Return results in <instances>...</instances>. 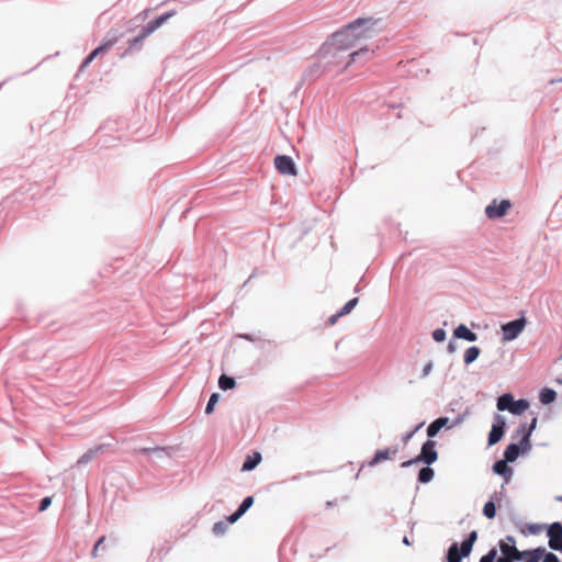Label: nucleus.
<instances>
[{"label": "nucleus", "instance_id": "18", "mask_svg": "<svg viewBox=\"0 0 562 562\" xmlns=\"http://www.w3.org/2000/svg\"><path fill=\"white\" fill-rule=\"evenodd\" d=\"M520 449L517 443H510L507 446L504 457L506 461L514 462L519 456Z\"/></svg>", "mask_w": 562, "mask_h": 562}, {"label": "nucleus", "instance_id": "2", "mask_svg": "<svg viewBox=\"0 0 562 562\" xmlns=\"http://www.w3.org/2000/svg\"><path fill=\"white\" fill-rule=\"evenodd\" d=\"M476 539L477 532L473 530L470 532L468 539L461 543L460 549L457 543H453L448 550L447 560L449 562H460L462 557H468L471 553Z\"/></svg>", "mask_w": 562, "mask_h": 562}, {"label": "nucleus", "instance_id": "11", "mask_svg": "<svg viewBox=\"0 0 562 562\" xmlns=\"http://www.w3.org/2000/svg\"><path fill=\"white\" fill-rule=\"evenodd\" d=\"M546 553L544 548H537L532 550L519 551L518 561L524 562H539Z\"/></svg>", "mask_w": 562, "mask_h": 562}, {"label": "nucleus", "instance_id": "10", "mask_svg": "<svg viewBox=\"0 0 562 562\" xmlns=\"http://www.w3.org/2000/svg\"><path fill=\"white\" fill-rule=\"evenodd\" d=\"M505 420L503 417L497 416L496 423L492 426L488 435V445L493 446L497 443L504 436Z\"/></svg>", "mask_w": 562, "mask_h": 562}, {"label": "nucleus", "instance_id": "42", "mask_svg": "<svg viewBox=\"0 0 562 562\" xmlns=\"http://www.w3.org/2000/svg\"><path fill=\"white\" fill-rule=\"evenodd\" d=\"M160 450H161L160 448H155V449L144 448V449H142L140 451H142V452L147 453V452H149V451H160Z\"/></svg>", "mask_w": 562, "mask_h": 562}, {"label": "nucleus", "instance_id": "6", "mask_svg": "<svg viewBox=\"0 0 562 562\" xmlns=\"http://www.w3.org/2000/svg\"><path fill=\"white\" fill-rule=\"evenodd\" d=\"M549 547L552 550L562 551V525L553 522L548 528Z\"/></svg>", "mask_w": 562, "mask_h": 562}, {"label": "nucleus", "instance_id": "3", "mask_svg": "<svg viewBox=\"0 0 562 562\" xmlns=\"http://www.w3.org/2000/svg\"><path fill=\"white\" fill-rule=\"evenodd\" d=\"M437 459L438 453L436 451V442L432 440H428L423 445L419 456H417L415 459L403 462L402 467L407 468L419 461H423L429 465L436 462Z\"/></svg>", "mask_w": 562, "mask_h": 562}, {"label": "nucleus", "instance_id": "38", "mask_svg": "<svg viewBox=\"0 0 562 562\" xmlns=\"http://www.w3.org/2000/svg\"><path fill=\"white\" fill-rule=\"evenodd\" d=\"M213 531L215 533H220L223 531V522H216L213 527Z\"/></svg>", "mask_w": 562, "mask_h": 562}, {"label": "nucleus", "instance_id": "14", "mask_svg": "<svg viewBox=\"0 0 562 562\" xmlns=\"http://www.w3.org/2000/svg\"><path fill=\"white\" fill-rule=\"evenodd\" d=\"M499 549L504 554L505 559H510L513 561H518L519 559V550L515 546H510L504 540L499 541Z\"/></svg>", "mask_w": 562, "mask_h": 562}, {"label": "nucleus", "instance_id": "30", "mask_svg": "<svg viewBox=\"0 0 562 562\" xmlns=\"http://www.w3.org/2000/svg\"><path fill=\"white\" fill-rule=\"evenodd\" d=\"M252 504H254V497L252 496H247L243 501L240 506L238 507V510L244 515L248 510V508L251 507Z\"/></svg>", "mask_w": 562, "mask_h": 562}, {"label": "nucleus", "instance_id": "22", "mask_svg": "<svg viewBox=\"0 0 562 562\" xmlns=\"http://www.w3.org/2000/svg\"><path fill=\"white\" fill-rule=\"evenodd\" d=\"M218 386L223 390V391H227V390H231L235 386V380L231 376H227L225 374H222L218 379Z\"/></svg>", "mask_w": 562, "mask_h": 562}, {"label": "nucleus", "instance_id": "27", "mask_svg": "<svg viewBox=\"0 0 562 562\" xmlns=\"http://www.w3.org/2000/svg\"><path fill=\"white\" fill-rule=\"evenodd\" d=\"M483 514L488 518L492 519L496 515V508L493 502H487L483 507Z\"/></svg>", "mask_w": 562, "mask_h": 562}, {"label": "nucleus", "instance_id": "13", "mask_svg": "<svg viewBox=\"0 0 562 562\" xmlns=\"http://www.w3.org/2000/svg\"><path fill=\"white\" fill-rule=\"evenodd\" d=\"M449 418L448 417H439L436 420H434L427 428V436L429 438H434L441 428L448 427L450 428L451 425H449Z\"/></svg>", "mask_w": 562, "mask_h": 562}, {"label": "nucleus", "instance_id": "1", "mask_svg": "<svg viewBox=\"0 0 562 562\" xmlns=\"http://www.w3.org/2000/svg\"><path fill=\"white\" fill-rule=\"evenodd\" d=\"M376 21L372 18L358 19L341 30L335 32L330 41L323 47L325 53H337L340 50H349L358 47L348 56V63L345 67L350 66L360 57H369L373 50L366 45L376 34Z\"/></svg>", "mask_w": 562, "mask_h": 562}, {"label": "nucleus", "instance_id": "41", "mask_svg": "<svg viewBox=\"0 0 562 562\" xmlns=\"http://www.w3.org/2000/svg\"><path fill=\"white\" fill-rule=\"evenodd\" d=\"M505 542L509 543L510 546H515V538L513 536H507Z\"/></svg>", "mask_w": 562, "mask_h": 562}, {"label": "nucleus", "instance_id": "28", "mask_svg": "<svg viewBox=\"0 0 562 562\" xmlns=\"http://www.w3.org/2000/svg\"><path fill=\"white\" fill-rule=\"evenodd\" d=\"M358 303V299L355 297V299H351L350 301H348L344 307L339 311V315H347L348 313H350L353 307L357 305Z\"/></svg>", "mask_w": 562, "mask_h": 562}, {"label": "nucleus", "instance_id": "43", "mask_svg": "<svg viewBox=\"0 0 562 562\" xmlns=\"http://www.w3.org/2000/svg\"><path fill=\"white\" fill-rule=\"evenodd\" d=\"M448 350H449L450 352H454L456 347H454V345H453L452 342H450V344L448 345Z\"/></svg>", "mask_w": 562, "mask_h": 562}, {"label": "nucleus", "instance_id": "32", "mask_svg": "<svg viewBox=\"0 0 562 562\" xmlns=\"http://www.w3.org/2000/svg\"><path fill=\"white\" fill-rule=\"evenodd\" d=\"M432 338L437 342H442L446 339V331L441 328L434 330Z\"/></svg>", "mask_w": 562, "mask_h": 562}, {"label": "nucleus", "instance_id": "33", "mask_svg": "<svg viewBox=\"0 0 562 562\" xmlns=\"http://www.w3.org/2000/svg\"><path fill=\"white\" fill-rule=\"evenodd\" d=\"M496 550L495 549H492L488 551L487 554L483 555L481 559H480V562H494L495 558H496Z\"/></svg>", "mask_w": 562, "mask_h": 562}, {"label": "nucleus", "instance_id": "19", "mask_svg": "<svg viewBox=\"0 0 562 562\" xmlns=\"http://www.w3.org/2000/svg\"><path fill=\"white\" fill-rule=\"evenodd\" d=\"M513 396L510 394H504L502 396L498 397L497 400V408L499 411H509L512 409V405H513Z\"/></svg>", "mask_w": 562, "mask_h": 562}, {"label": "nucleus", "instance_id": "21", "mask_svg": "<svg viewBox=\"0 0 562 562\" xmlns=\"http://www.w3.org/2000/svg\"><path fill=\"white\" fill-rule=\"evenodd\" d=\"M435 472L431 468L426 467L420 469L418 473V481L420 483H428L434 479Z\"/></svg>", "mask_w": 562, "mask_h": 562}, {"label": "nucleus", "instance_id": "16", "mask_svg": "<svg viewBox=\"0 0 562 562\" xmlns=\"http://www.w3.org/2000/svg\"><path fill=\"white\" fill-rule=\"evenodd\" d=\"M454 336L460 339H464L468 341H475L477 336L475 333L471 331L465 325L461 324L454 329Z\"/></svg>", "mask_w": 562, "mask_h": 562}, {"label": "nucleus", "instance_id": "12", "mask_svg": "<svg viewBox=\"0 0 562 562\" xmlns=\"http://www.w3.org/2000/svg\"><path fill=\"white\" fill-rule=\"evenodd\" d=\"M397 453V448H386L383 450H378L371 461H369V467H374L378 463L392 459Z\"/></svg>", "mask_w": 562, "mask_h": 562}, {"label": "nucleus", "instance_id": "26", "mask_svg": "<svg viewBox=\"0 0 562 562\" xmlns=\"http://www.w3.org/2000/svg\"><path fill=\"white\" fill-rule=\"evenodd\" d=\"M507 462L508 461H506V459L496 461L493 465L494 472L501 475H505L506 473L510 472Z\"/></svg>", "mask_w": 562, "mask_h": 562}, {"label": "nucleus", "instance_id": "20", "mask_svg": "<svg viewBox=\"0 0 562 562\" xmlns=\"http://www.w3.org/2000/svg\"><path fill=\"white\" fill-rule=\"evenodd\" d=\"M480 348L479 347H470L465 350L464 352V363L465 364H470L472 363L473 361H475L477 359V357L480 356Z\"/></svg>", "mask_w": 562, "mask_h": 562}, {"label": "nucleus", "instance_id": "7", "mask_svg": "<svg viewBox=\"0 0 562 562\" xmlns=\"http://www.w3.org/2000/svg\"><path fill=\"white\" fill-rule=\"evenodd\" d=\"M510 206L512 204L508 200H502L498 204L494 200L492 204L486 206L485 214L488 218H499L508 212Z\"/></svg>", "mask_w": 562, "mask_h": 562}, {"label": "nucleus", "instance_id": "9", "mask_svg": "<svg viewBox=\"0 0 562 562\" xmlns=\"http://www.w3.org/2000/svg\"><path fill=\"white\" fill-rule=\"evenodd\" d=\"M120 35L115 34L111 38H105L103 43L93 49L82 63V68L87 67L97 56L112 47L119 40Z\"/></svg>", "mask_w": 562, "mask_h": 562}, {"label": "nucleus", "instance_id": "40", "mask_svg": "<svg viewBox=\"0 0 562 562\" xmlns=\"http://www.w3.org/2000/svg\"><path fill=\"white\" fill-rule=\"evenodd\" d=\"M342 315H339V312L336 314V315H333L330 318H329V323L330 324H335L336 321L341 317Z\"/></svg>", "mask_w": 562, "mask_h": 562}, {"label": "nucleus", "instance_id": "4", "mask_svg": "<svg viewBox=\"0 0 562 562\" xmlns=\"http://www.w3.org/2000/svg\"><path fill=\"white\" fill-rule=\"evenodd\" d=\"M524 317L508 322L502 326L503 339L506 341L515 339L525 328Z\"/></svg>", "mask_w": 562, "mask_h": 562}, {"label": "nucleus", "instance_id": "29", "mask_svg": "<svg viewBox=\"0 0 562 562\" xmlns=\"http://www.w3.org/2000/svg\"><path fill=\"white\" fill-rule=\"evenodd\" d=\"M220 395L218 393H213L209 400V403L205 408L206 414H211L214 409L215 404L218 402Z\"/></svg>", "mask_w": 562, "mask_h": 562}, {"label": "nucleus", "instance_id": "15", "mask_svg": "<svg viewBox=\"0 0 562 562\" xmlns=\"http://www.w3.org/2000/svg\"><path fill=\"white\" fill-rule=\"evenodd\" d=\"M261 453L258 451L252 452V454L247 456L246 460L243 463L241 471L247 472L254 470L261 462Z\"/></svg>", "mask_w": 562, "mask_h": 562}, {"label": "nucleus", "instance_id": "8", "mask_svg": "<svg viewBox=\"0 0 562 562\" xmlns=\"http://www.w3.org/2000/svg\"><path fill=\"white\" fill-rule=\"evenodd\" d=\"M173 15H175L173 11L167 12V13L158 16L154 21H150L149 23H147V25L144 26L143 30L140 31V38L148 37L151 33H154L157 29H159L164 23H166Z\"/></svg>", "mask_w": 562, "mask_h": 562}, {"label": "nucleus", "instance_id": "39", "mask_svg": "<svg viewBox=\"0 0 562 562\" xmlns=\"http://www.w3.org/2000/svg\"><path fill=\"white\" fill-rule=\"evenodd\" d=\"M145 38H140V33L138 34V36H136L135 38H133L132 41H130V45L133 46L137 43H140L142 41H144Z\"/></svg>", "mask_w": 562, "mask_h": 562}, {"label": "nucleus", "instance_id": "45", "mask_svg": "<svg viewBox=\"0 0 562 562\" xmlns=\"http://www.w3.org/2000/svg\"><path fill=\"white\" fill-rule=\"evenodd\" d=\"M403 542H404L405 544H409V541H408L407 537H404Z\"/></svg>", "mask_w": 562, "mask_h": 562}, {"label": "nucleus", "instance_id": "37", "mask_svg": "<svg viewBox=\"0 0 562 562\" xmlns=\"http://www.w3.org/2000/svg\"><path fill=\"white\" fill-rule=\"evenodd\" d=\"M431 369H432V363L431 362L427 363L423 369V376H427L430 373Z\"/></svg>", "mask_w": 562, "mask_h": 562}, {"label": "nucleus", "instance_id": "24", "mask_svg": "<svg viewBox=\"0 0 562 562\" xmlns=\"http://www.w3.org/2000/svg\"><path fill=\"white\" fill-rule=\"evenodd\" d=\"M529 404L526 400L513 401L510 413L521 414L528 408Z\"/></svg>", "mask_w": 562, "mask_h": 562}, {"label": "nucleus", "instance_id": "23", "mask_svg": "<svg viewBox=\"0 0 562 562\" xmlns=\"http://www.w3.org/2000/svg\"><path fill=\"white\" fill-rule=\"evenodd\" d=\"M557 393L551 389H543L540 393V401L543 404H550L555 400Z\"/></svg>", "mask_w": 562, "mask_h": 562}, {"label": "nucleus", "instance_id": "5", "mask_svg": "<svg viewBox=\"0 0 562 562\" xmlns=\"http://www.w3.org/2000/svg\"><path fill=\"white\" fill-rule=\"evenodd\" d=\"M274 167L276 169L284 176H296L297 170L293 159L286 155H278L274 158Z\"/></svg>", "mask_w": 562, "mask_h": 562}, {"label": "nucleus", "instance_id": "34", "mask_svg": "<svg viewBox=\"0 0 562 562\" xmlns=\"http://www.w3.org/2000/svg\"><path fill=\"white\" fill-rule=\"evenodd\" d=\"M50 503H52L50 497H44V498L41 501V503H40V508H38V510H40V512H44V510H46V509L48 508V506L50 505Z\"/></svg>", "mask_w": 562, "mask_h": 562}, {"label": "nucleus", "instance_id": "46", "mask_svg": "<svg viewBox=\"0 0 562 562\" xmlns=\"http://www.w3.org/2000/svg\"><path fill=\"white\" fill-rule=\"evenodd\" d=\"M530 530H531L532 532H537V531H538V527H535V528H533V527H531V528H530Z\"/></svg>", "mask_w": 562, "mask_h": 562}, {"label": "nucleus", "instance_id": "17", "mask_svg": "<svg viewBox=\"0 0 562 562\" xmlns=\"http://www.w3.org/2000/svg\"><path fill=\"white\" fill-rule=\"evenodd\" d=\"M104 445L95 446L88 451H86L78 460L77 464H86L90 462L93 458L100 454L103 451Z\"/></svg>", "mask_w": 562, "mask_h": 562}, {"label": "nucleus", "instance_id": "35", "mask_svg": "<svg viewBox=\"0 0 562 562\" xmlns=\"http://www.w3.org/2000/svg\"><path fill=\"white\" fill-rule=\"evenodd\" d=\"M542 558H543L542 562H560L558 557L551 552H549V553L546 552Z\"/></svg>", "mask_w": 562, "mask_h": 562}, {"label": "nucleus", "instance_id": "36", "mask_svg": "<svg viewBox=\"0 0 562 562\" xmlns=\"http://www.w3.org/2000/svg\"><path fill=\"white\" fill-rule=\"evenodd\" d=\"M243 516V514L237 509L234 514H232L227 520L231 522V524H234L235 521H237L240 517Z\"/></svg>", "mask_w": 562, "mask_h": 562}, {"label": "nucleus", "instance_id": "25", "mask_svg": "<svg viewBox=\"0 0 562 562\" xmlns=\"http://www.w3.org/2000/svg\"><path fill=\"white\" fill-rule=\"evenodd\" d=\"M536 423H537V419L533 418L529 430L526 429V425H521L520 426L519 432L522 434V437H521V440H520L521 445H528L530 432L535 428Z\"/></svg>", "mask_w": 562, "mask_h": 562}, {"label": "nucleus", "instance_id": "44", "mask_svg": "<svg viewBox=\"0 0 562 562\" xmlns=\"http://www.w3.org/2000/svg\"><path fill=\"white\" fill-rule=\"evenodd\" d=\"M497 562H515V561H513V560H510V559L499 558V559L497 560Z\"/></svg>", "mask_w": 562, "mask_h": 562}, {"label": "nucleus", "instance_id": "47", "mask_svg": "<svg viewBox=\"0 0 562 562\" xmlns=\"http://www.w3.org/2000/svg\"><path fill=\"white\" fill-rule=\"evenodd\" d=\"M558 499L562 502V496H561V497H559Z\"/></svg>", "mask_w": 562, "mask_h": 562}, {"label": "nucleus", "instance_id": "31", "mask_svg": "<svg viewBox=\"0 0 562 562\" xmlns=\"http://www.w3.org/2000/svg\"><path fill=\"white\" fill-rule=\"evenodd\" d=\"M104 541H105V536H102L98 539V541L95 542L93 549H92V552H91V555L92 558H97L98 557V553H99V550H103L104 549Z\"/></svg>", "mask_w": 562, "mask_h": 562}]
</instances>
